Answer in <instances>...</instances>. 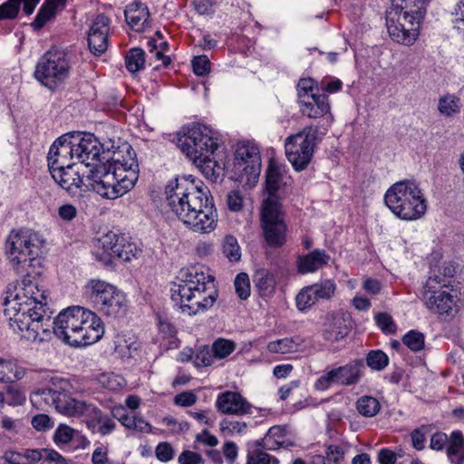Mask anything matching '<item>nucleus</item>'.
<instances>
[{
	"label": "nucleus",
	"mask_w": 464,
	"mask_h": 464,
	"mask_svg": "<svg viewBox=\"0 0 464 464\" xmlns=\"http://www.w3.org/2000/svg\"><path fill=\"white\" fill-rule=\"evenodd\" d=\"M44 239L30 229L12 231L5 253L14 270L24 276L7 285L3 304L10 326L28 341L44 342L51 337L46 291L39 288L35 276L41 274Z\"/></svg>",
	"instance_id": "f257e3e1"
},
{
	"label": "nucleus",
	"mask_w": 464,
	"mask_h": 464,
	"mask_svg": "<svg viewBox=\"0 0 464 464\" xmlns=\"http://www.w3.org/2000/svg\"><path fill=\"white\" fill-rule=\"evenodd\" d=\"M166 200L173 214L194 232L209 233L216 227L218 214L210 191L192 175L179 176L165 188Z\"/></svg>",
	"instance_id": "f03ea898"
},
{
	"label": "nucleus",
	"mask_w": 464,
	"mask_h": 464,
	"mask_svg": "<svg viewBox=\"0 0 464 464\" xmlns=\"http://www.w3.org/2000/svg\"><path fill=\"white\" fill-rule=\"evenodd\" d=\"M102 160L106 162L92 170L91 186L97 194L114 199L130 191L138 180L139 165L136 153L128 143L116 149L113 143L106 144Z\"/></svg>",
	"instance_id": "7ed1b4c3"
},
{
	"label": "nucleus",
	"mask_w": 464,
	"mask_h": 464,
	"mask_svg": "<svg viewBox=\"0 0 464 464\" xmlns=\"http://www.w3.org/2000/svg\"><path fill=\"white\" fill-rule=\"evenodd\" d=\"M51 335L54 334L71 346L94 343L104 334L101 318L93 312L80 306L62 311L53 321L51 320Z\"/></svg>",
	"instance_id": "20e7f679"
},
{
	"label": "nucleus",
	"mask_w": 464,
	"mask_h": 464,
	"mask_svg": "<svg viewBox=\"0 0 464 464\" xmlns=\"http://www.w3.org/2000/svg\"><path fill=\"white\" fill-rule=\"evenodd\" d=\"M67 382H61L58 389L53 383L52 387L43 388L38 392L41 399L50 406L66 416L86 418V424L92 432L106 436L116 428V422L108 414L103 413L99 408L85 401L72 398L66 391Z\"/></svg>",
	"instance_id": "39448f33"
},
{
	"label": "nucleus",
	"mask_w": 464,
	"mask_h": 464,
	"mask_svg": "<svg viewBox=\"0 0 464 464\" xmlns=\"http://www.w3.org/2000/svg\"><path fill=\"white\" fill-rule=\"evenodd\" d=\"M178 280L170 289L171 299L179 304L182 313L193 315L216 303L218 292L212 276L192 268L181 271Z\"/></svg>",
	"instance_id": "423d86ee"
},
{
	"label": "nucleus",
	"mask_w": 464,
	"mask_h": 464,
	"mask_svg": "<svg viewBox=\"0 0 464 464\" xmlns=\"http://www.w3.org/2000/svg\"><path fill=\"white\" fill-rule=\"evenodd\" d=\"M386 10V27L390 37L406 45L412 44L420 31L427 5L430 0H391Z\"/></svg>",
	"instance_id": "0eeeda50"
},
{
	"label": "nucleus",
	"mask_w": 464,
	"mask_h": 464,
	"mask_svg": "<svg viewBox=\"0 0 464 464\" xmlns=\"http://www.w3.org/2000/svg\"><path fill=\"white\" fill-rule=\"evenodd\" d=\"M384 201L391 211L403 220L418 219L427 210L426 199L419 185L411 180L391 186L385 193Z\"/></svg>",
	"instance_id": "6e6552de"
},
{
	"label": "nucleus",
	"mask_w": 464,
	"mask_h": 464,
	"mask_svg": "<svg viewBox=\"0 0 464 464\" xmlns=\"http://www.w3.org/2000/svg\"><path fill=\"white\" fill-rule=\"evenodd\" d=\"M86 290L94 306L104 315L121 317L127 312V299L116 286L99 279L88 282Z\"/></svg>",
	"instance_id": "1a4fd4ad"
},
{
	"label": "nucleus",
	"mask_w": 464,
	"mask_h": 464,
	"mask_svg": "<svg viewBox=\"0 0 464 464\" xmlns=\"http://www.w3.org/2000/svg\"><path fill=\"white\" fill-rule=\"evenodd\" d=\"M71 63L68 54L58 48H51L38 61L34 76L43 85L54 90L69 77Z\"/></svg>",
	"instance_id": "9d476101"
},
{
	"label": "nucleus",
	"mask_w": 464,
	"mask_h": 464,
	"mask_svg": "<svg viewBox=\"0 0 464 464\" xmlns=\"http://www.w3.org/2000/svg\"><path fill=\"white\" fill-rule=\"evenodd\" d=\"M179 146L193 162L213 155L218 147V133L206 125H192L179 139Z\"/></svg>",
	"instance_id": "9b49d317"
},
{
	"label": "nucleus",
	"mask_w": 464,
	"mask_h": 464,
	"mask_svg": "<svg viewBox=\"0 0 464 464\" xmlns=\"http://www.w3.org/2000/svg\"><path fill=\"white\" fill-rule=\"evenodd\" d=\"M318 128L308 126L286 138L285 150L287 160L297 171L304 170L310 163L318 140Z\"/></svg>",
	"instance_id": "f8f14e48"
},
{
	"label": "nucleus",
	"mask_w": 464,
	"mask_h": 464,
	"mask_svg": "<svg viewBox=\"0 0 464 464\" xmlns=\"http://www.w3.org/2000/svg\"><path fill=\"white\" fill-rule=\"evenodd\" d=\"M263 237L269 246L280 247L285 243L287 226L280 202L264 199L260 218Z\"/></svg>",
	"instance_id": "ddd939ff"
},
{
	"label": "nucleus",
	"mask_w": 464,
	"mask_h": 464,
	"mask_svg": "<svg viewBox=\"0 0 464 464\" xmlns=\"http://www.w3.org/2000/svg\"><path fill=\"white\" fill-rule=\"evenodd\" d=\"M259 148L251 141L238 143L235 151L234 173L236 179L246 182L255 180L260 174Z\"/></svg>",
	"instance_id": "4468645a"
},
{
	"label": "nucleus",
	"mask_w": 464,
	"mask_h": 464,
	"mask_svg": "<svg viewBox=\"0 0 464 464\" xmlns=\"http://www.w3.org/2000/svg\"><path fill=\"white\" fill-rule=\"evenodd\" d=\"M364 369L362 360H353L343 366L337 367L322 375L314 383L318 391L327 390L333 383L351 386L357 384Z\"/></svg>",
	"instance_id": "2eb2a0df"
},
{
	"label": "nucleus",
	"mask_w": 464,
	"mask_h": 464,
	"mask_svg": "<svg viewBox=\"0 0 464 464\" xmlns=\"http://www.w3.org/2000/svg\"><path fill=\"white\" fill-rule=\"evenodd\" d=\"M73 142L75 159L85 166L94 165L102 161L101 151L105 154L106 143L102 144L92 133L70 132Z\"/></svg>",
	"instance_id": "dca6fc26"
},
{
	"label": "nucleus",
	"mask_w": 464,
	"mask_h": 464,
	"mask_svg": "<svg viewBox=\"0 0 464 464\" xmlns=\"http://www.w3.org/2000/svg\"><path fill=\"white\" fill-rule=\"evenodd\" d=\"M97 249L102 250L101 255H104L105 259L118 257L123 261H130L141 253V249L134 243L111 231L98 239Z\"/></svg>",
	"instance_id": "f3484780"
},
{
	"label": "nucleus",
	"mask_w": 464,
	"mask_h": 464,
	"mask_svg": "<svg viewBox=\"0 0 464 464\" xmlns=\"http://www.w3.org/2000/svg\"><path fill=\"white\" fill-rule=\"evenodd\" d=\"M49 169H59L75 165L72 161L75 159L73 142L71 133L59 137L51 146L48 153Z\"/></svg>",
	"instance_id": "a211bd4d"
},
{
	"label": "nucleus",
	"mask_w": 464,
	"mask_h": 464,
	"mask_svg": "<svg viewBox=\"0 0 464 464\" xmlns=\"http://www.w3.org/2000/svg\"><path fill=\"white\" fill-rule=\"evenodd\" d=\"M216 408L223 414L243 416L251 413L252 405L239 392L227 391L218 394Z\"/></svg>",
	"instance_id": "6ab92c4d"
},
{
	"label": "nucleus",
	"mask_w": 464,
	"mask_h": 464,
	"mask_svg": "<svg viewBox=\"0 0 464 464\" xmlns=\"http://www.w3.org/2000/svg\"><path fill=\"white\" fill-rule=\"evenodd\" d=\"M110 19L101 14H98L90 28L88 34V45L91 53L101 55L108 47V33Z\"/></svg>",
	"instance_id": "aec40b11"
},
{
	"label": "nucleus",
	"mask_w": 464,
	"mask_h": 464,
	"mask_svg": "<svg viewBox=\"0 0 464 464\" xmlns=\"http://www.w3.org/2000/svg\"><path fill=\"white\" fill-rule=\"evenodd\" d=\"M428 288L423 285L422 298L425 301L426 306L440 314H451L453 307L455 306V301L453 296L445 291H435L427 292Z\"/></svg>",
	"instance_id": "412c9836"
},
{
	"label": "nucleus",
	"mask_w": 464,
	"mask_h": 464,
	"mask_svg": "<svg viewBox=\"0 0 464 464\" xmlns=\"http://www.w3.org/2000/svg\"><path fill=\"white\" fill-rule=\"evenodd\" d=\"M127 24L137 32L144 31L150 17L148 6L140 1L128 5L124 10Z\"/></svg>",
	"instance_id": "4be33fe9"
},
{
	"label": "nucleus",
	"mask_w": 464,
	"mask_h": 464,
	"mask_svg": "<svg viewBox=\"0 0 464 464\" xmlns=\"http://www.w3.org/2000/svg\"><path fill=\"white\" fill-rule=\"evenodd\" d=\"M74 165L68 168H61L59 169L50 170L54 181L69 193L74 194L82 185V178L79 171L73 169Z\"/></svg>",
	"instance_id": "5701e85b"
},
{
	"label": "nucleus",
	"mask_w": 464,
	"mask_h": 464,
	"mask_svg": "<svg viewBox=\"0 0 464 464\" xmlns=\"http://www.w3.org/2000/svg\"><path fill=\"white\" fill-rule=\"evenodd\" d=\"M300 111L303 115L309 118H321L330 112L328 97L325 94L306 97L301 100Z\"/></svg>",
	"instance_id": "b1692460"
},
{
	"label": "nucleus",
	"mask_w": 464,
	"mask_h": 464,
	"mask_svg": "<svg viewBox=\"0 0 464 464\" xmlns=\"http://www.w3.org/2000/svg\"><path fill=\"white\" fill-rule=\"evenodd\" d=\"M285 179L282 168L271 162L266 172V190L268 194L266 199L273 198L276 202H279L277 192L287 184Z\"/></svg>",
	"instance_id": "393cba45"
},
{
	"label": "nucleus",
	"mask_w": 464,
	"mask_h": 464,
	"mask_svg": "<svg viewBox=\"0 0 464 464\" xmlns=\"http://www.w3.org/2000/svg\"><path fill=\"white\" fill-rule=\"evenodd\" d=\"M330 256L324 249H314L308 255L297 259L298 272L301 274L313 273L328 263Z\"/></svg>",
	"instance_id": "a878e982"
},
{
	"label": "nucleus",
	"mask_w": 464,
	"mask_h": 464,
	"mask_svg": "<svg viewBox=\"0 0 464 464\" xmlns=\"http://www.w3.org/2000/svg\"><path fill=\"white\" fill-rule=\"evenodd\" d=\"M285 428L273 426L268 430L259 445L267 450H275L282 447L292 445V443L288 442L285 439Z\"/></svg>",
	"instance_id": "bb28decb"
},
{
	"label": "nucleus",
	"mask_w": 464,
	"mask_h": 464,
	"mask_svg": "<svg viewBox=\"0 0 464 464\" xmlns=\"http://www.w3.org/2000/svg\"><path fill=\"white\" fill-rule=\"evenodd\" d=\"M456 272L455 266L450 263H443L442 266L439 267L438 272L432 271V275L429 276L426 281L425 288L427 292H431L437 285L447 286L450 283V278L453 277Z\"/></svg>",
	"instance_id": "cd10ccee"
},
{
	"label": "nucleus",
	"mask_w": 464,
	"mask_h": 464,
	"mask_svg": "<svg viewBox=\"0 0 464 464\" xmlns=\"http://www.w3.org/2000/svg\"><path fill=\"white\" fill-rule=\"evenodd\" d=\"M200 169L203 175L216 182L220 177L223 176L224 163L218 162L214 154L207 155V159H198V162H193Z\"/></svg>",
	"instance_id": "c85d7f7f"
},
{
	"label": "nucleus",
	"mask_w": 464,
	"mask_h": 464,
	"mask_svg": "<svg viewBox=\"0 0 464 464\" xmlns=\"http://www.w3.org/2000/svg\"><path fill=\"white\" fill-rule=\"evenodd\" d=\"M448 443L447 452L451 462L462 464L464 461V437L461 431H453Z\"/></svg>",
	"instance_id": "c756f323"
},
{
	"label": "nucleus",
	"mask_w": 464,
	"mask_h": 464,
	"mask_svg": "<svg viewBox=\"0 0 464 464\" xmlns=\"http://www.w3.org/2000/svg\"><path fill=\"white\" fill-rule=\"evenodd\" d=\"M24 376L23 368H19L14 362L0 358V382L18 381Z\"/></svg>",
	"instance_id": "7c9ffc66"
},
{
	"label": "nucleus",
	"mask_w": 464,
	"mask_h": 464,
	"mask_svg": "<svg viewBox=\"0 0 464 464\" xmlns=\"http://www.w3.org/2000/svg\"><path fill=\"white\" fill-rule=\"evenodd\" d=\"M303 341L299 338H283L268 343L267 350L274 353H289L298 351Z\"/></svg>",
	"instance_id": "2f4dec72"
},
{
	"label": "nucleus",
	"mask_w": 464,
	"mask_h": 464,
	"mask_svg": "<svg viewBox=\"0 0 464 464\" xmlns=\"http://www.w3.org/2000/svg\"><path fill=\"white\" fill-rule=\"evenodd\" d=\"M254 281L260 295L270 296L275 292L276 281L273 274L259 271L256 274Z\"/></svg>",
	"instance_id": "473e14b6"
},
{
	"label": "nucleus",
	"mask_w": 464,
	"mask_h": 464,
	"mask_svg": "<svg viewBox=\"0 0 464 464\" xmlns=\"http://www.w3.org/2000/svg\"><path fill=\"white\" fill-rule=\"evenodd\" d=\"M356 409L362 416L371 418L379 413L381 404L376 398L369 395H363L357 400Z\"/></svg>",
	"instance_id": "72a5a7b5"
},
{
	"label": "nucleus",
	"mask_w": 464,
	"mask_h": 464,
	"mask_svg": "<svg viewBox=\"0 0 464 464\" xmlns=\"http://www.w3.org/2000/svg\"><path fill=\"white\" fill-rule=\"evenodd\" d=\"M117 418L128 430H133L144 433H149L151 430V425L145 421L144 419L136 416L135 414H122Z\"/></svg>",
	"instance_id": "f704fd0d"
},
{
	"label": "nucleus",
	"mask_w": 464,
	"mask_h": 464,
	"mask_svg": "<svg viewBox=\"0 0 464 464\" xmlns=\"http://www.w3.org/2000/svg\"><path fill=\"white\" fill-rule=\"evenodd\" d=\"M344 450L337 445H330L326 451V456L315 455L313 457L311 464H340L343 459Z\"/></svg>",
	"instance_id": "c9c22d12"
},
{
	"label": "nucleus",
	"mask_w": 464,
	"mask_h": 464,
	"mask_svg": "<svg viewBox=\"0 0 464 464\" xmlns=\"http://www.w3.org/2000/svg\"><path fill=\"white\" fill-rule=\"evenodd\" d=\"M7 383L5 392V401L9 405L13 406L24 404L26 400V396L21 386L16 383L15 381H12Z\"/></svg>",
	"instance_id": "e433bc0d"
},
{
	"label": "nucleus",
	"mask_w": 464,
	"mask_h": 464,
	"mask_svg": "<svg viewBox=\"0 0 464 464\" xmlns=\"http://www.w3.org/2000/svg\"><path fill=\"white\" fill-rule=\"evenodd\" d=\"M145 53L140 48H131L129 50L125 56V65L129 72H136L141 70L144 66Z\"/></svg>",
	"instance_id": "4c0bfd02"
},
{
	"label": "nucleus",
	"mask_w": 464,
	"mask_h": 464,
	"mask_svg": "<svg viewBox=\"0 0 464 464\" xmlns=\"http://www.w3.org/2000/svg\"><path fill=\"white\" fill-rule=\"evenodd\" d=\"M211 348L215 358L224 359L235 351L236 343L228 339L218 338L213 343Z\"/></svg>",
	"instance_id": "58836bf2"
},
{
	"label": "nucleus",
	"mask_w": 464,
	"mask_h": 464,
	"mask_svg": "<svg viewBox=\"0 0 464 464\" xmlns=\"http://www.w3.org/2000/svg\"><path fill=\"white\" fill-rule=\"evenodd\" d=\"M389 363V357L381 350H372L366 356V364L374 371L383 370Z\"/></svg>",
	"instance_id": "ea45409f"
},
{
	"label": "nucleus",
	"mask_w": 464,
	"mask_h": 464,
	"mask_svg": "<svg viewBox=\"0 0 464 464\" xmlns=\"http://www.w3.org/2000/svg\"><path fill=\"white\" fill-rule=\"evenodd\" d=\"M310 286L317 301L319 299H330L335 291V284L333 280L321 281Z\"/></svg>",
	"instance_id": "a19ab883"
},
{
	"label": "nucleus",
	"mask_w": 464,
	"mask_h": 464,
	"mask_svg": "<svg viewBox=\"0 0 464 464\" xmlns=\"http://www.w3.org/2000/svg\"><path fill=\"white\" fill-rule=\"evenodd\" d=\"M223 253L231 262H237L241 257L240 247L235 237L226 236L223 242Z\"/></svg>",
	"instance_id": "79ce46f5"
},
{
	"label": "nucleus",
	"mask_w": 464,
	"mask_h": 464,
	"mask_svg": "<svg viewBox=\"0 0 464 464\" xmlns=\"http://www.w3.org/2000/svg\"><path fill=\"white\" fill-rule=\"evenodd\" d=\"M316 302L317 299L310 285L302 288L295 297L296 306L300 311H304L310 308Z\"/></svg>",
	"instance_id": "37998d69"
},
{
	"label": "nucleus",
	"mask_w": 464,
	"mask_h": 464,
	"mask_svg": "<svg viewBox=\"0 0 464 464\" xmlns=\"http://www.w3.org/2000/svg\"><path fill=\"white\" fill-rule=\"evenodd\" d=\"M402 343L411 351L419 352L424 348V334L420 332L411 330L403 336Z\"/></svg>",
	"instance_id": "c03bdc74"
},
{
	"label": "nucleus",
	"mask_w": 464,
	"mask_h": 464,
	"mask_svg": "<svg viewBox=\"0 0 464 464\" xmlns=\"http://www.w3.org/2000/svg\"><path fill=\"white\" fill-rule=\"evenodd\" d=\"M22 0H7L0 5V20H13L17 17Z\"/></svg>",
	"instance_id": "a18cd8bd"
},
{
	"label": "nucleus",
	"mask_w": 464,
	"mask_h": 464,
	"mask_svg": "<svg viewBox=\"0 0 464 464\" xmlns=\"http://www.w3.org/2000/svg\"><path fill=\"white\" fill-rule=\"evenodd\" d=\"M214 358L212 348L207 345L200 346L194 356V363L198 368L210 366L214 362Z\"/></svg>",
	"instance_id": "49530a36"
},
{
	"label": "nucleus",
	"mask_w": 464,
	"mask_h": 464,
	"mask_svg": "<svg viewBox=\"0 0 464 464\" xmlns=\"http://www.w3.org/2000/svg\"><path fill=\"white\" fill-rule=\"evenodd\" d=\"M438 109L441 114L451 116L459 110V99L454 96H444L440 99Z\"/></svg>",
	"instance_id": "de8ad7c7"
},
{
	"label": "nucleus",
	"mask_w": 464,
	"mask_h": 464,
	"mask_svg": "<svg viewBox=\"0 0 464 464\" xmlns=\"http://www.w3.org/2000/svg\"><path fill=\"white\" fill-rule=\"evenodd\" d=\"M343 323V319H335L332 329L324 334L325 339L337 342L344 338L348 334V329Z\"/></svg>",
	"instance_id": "09e8293b"
},
{
	"label": "nucleus",
	"mask_w": 464,
	"mask_h": 464,
	"mask_svg": "<svg viewBox=\"0 0 464 464\" xmlns=\"http://www.w3.org/2000/svg\"><path fill=\"white\" fill-rule=\"evenodd\" d=\"M77 434V431L66 424H60L53 435L56 444H67Z\"/></svg>",
	"instance_id": "8fccbe9b"
},
{
	"label": "nucleus",
	"mask_w": 464,
	"mask_h": 464,
	"mask_svg": "<svg viewBox=\"0 0 464 464\" xmlns=\"http://www.w3.org/2000/svg\"><path fill=\"white\" fill-rule=\"evenodd\" d=\"M235 288L237 295L242 299H246L250 295V284L248 276L246 273H239L235 279Z\"/></svg>",
	"instance_id": "3c124183"
},
{
	"label": "nucleus",
	"mask_w": 464,
	"mask_h": 464,
	"mask_svg": "<svg viewBox=\"0 0 464 464\" xmlns=\"http://www.w3.org/2000/svg\"><path fill=\"white\" fill-rule=\"evenodd\" d=\"M375 321L381 330L386 334H392L396 332V325L392 317L387 313H379L375 315Z\"/></svg>",
	"instance_id": "603ef678"
},
{
	"label": "nucleus",
	"mask_w": 464,
	"mask_h": 464,
	"mask_svg": "<svg viewBox=\"0 0 464 464\" xmlns=\"http://www.w3.org/2000/svg\"><path fill=\"white\" fill-rule=\"evenodd\" d=\"M156 458L161 462H168L173 459L175 450L170 443L160 442L155 449Z\"/></svg>",
	"instance_id": "864d4df0"
},
{
	"label": "nucleus",
	"mask_w": 464,
	"mask_h": 464,
	"mask_svg": "<svg viewBox=\"0 0 464 464\" xmlns=\"http://www.w3.org/2000/svg\"><path fill=\"white\" fill-rule=\"evenodd\" d=\"M429 432L428 426H421L415 429L411 433L412 447L417 450H421L425 447L426 435Z\"/></svg>",
	"instance_id": "5fc2aeb1"
},
{
	"label": "nucleus",
	"mask_w": 464,
	"mask_h": 464,
	"mask_svg": "<svg viewBox=\"0 0 464 464\" xmlns=\"http://www.w3.org/2000/svg\"><path fill=\"white\" fill-rule=\"evenodd\" d=\"M271 461L274 464L278 463L276 458H272L266 452L260 450H256L247 456V464H270Z\"/></svg>",
	"instance_id": "6e6d98bb"
},
{
	"label": "nucleus",
	"mask_w": 464,
	"mask_h": 464,
	"mask_svg": "<svg viewBox=\"0 0 464 464\" xmlns=\"http://www.w3.org/2000/svg\"><path fill=\"white\" fill-rule=\"evenodd\" d=\"M192 67L195 74L203 76L210 71V61L206 55H198L193 58Z\"/></svg>",
	"instance_id": "4d7b16f0"
},
{
	"label": "nucleus",
	"mask_w": 464,
	"mask_h": 464,
	"mask_svg": "<svg viewBox=\"0 0 464 464\" xmlns=\"http://www.w3.org/2000/svg\"><path fill=\"white\" fill-rule=\"evenodd\" d=\"M246 428V422L224 419L220 422V429L228 434L241 433Z\"/></svg>",
	"instance_id": "13d9d810"
},
{
	"label": "nucleus",
	"mask_w": 464,
	"mask_h": 464,
	"mask_svg": "<svg viewBox=\"0 0 464 464\" xmlns=\"http://www.w3.org/2000/svg\"><path fill=\"white\" fill-rule=\"evenodd\" d=\"M314 81L311 78L301 79L297 84L298 102L306 97L316 96L313 93Z\"/></svg>",
	"instance_id": "bf43d9fd"
},
{
	"label": "nucleus",
	"mask_w": 464,
	"mask_h": 464,
	"mask_svg": "<svg viewBox=\"0 0 464 464\" xmlns=\"http://www.w3.org/2000/svg\"><path fill=\"white\" fill-rule=\"evenodd\" d=\"M54 15L55 14L53 13V11H50L48 8H46V6L42 5L34 22L32 23V27L34 30H40Z\"/></svg>",
	"instance_id": "052dcab7"
},
{
	"label": "nucleus",
	"mask_w": 464,
	"mask_h": 464,
	"mask_svg": "<svg viewBox=\"0 0 464 464\" xmlns=\"http://www.w3.org/2000/svg\"><path fill=\"white\" fill-rule=\"evenodd\" d=\"M179 464H203L204 459L199 453L191 450H183L179 458Z\"/></svg>",
	"instance_id": "680f3d73"
},
{
	"label": "nucleus",
	"mask_w": 464,
	"mask_h": 464,
	"mask_svg": "<svg viewBox=\"0 0 464 464\" xmlns=\"http://www.w3.org/2000/svg\"><path fill=\"white\" fill-rule=\"evenodd\" d=\"M227 207L231 211L238 212L243 208V198L239 191L232 190L227 196Z\"/></svg>",
	"instance_id": "e2e57ef3"
},
{
	"label": "nucleus",
	"mask_w": 464,
	"mask_h": 464,
	"mask_svg": "<svg viewBox=\"0 0 464 464\" xmlns=\"http://www.w3.org/2000/svg\"><path fill=\"white\" fill-rule=\"evenodd\" d=\"M197 395L192 392H184L175 396L174 402L182 407H188L196 403Z\"/></svg>",
	"instance_id": "0e129e2a"
},
{
	"label": "nucleus",
	"mask_w": 464,
	"mask_h": 464,
	"mask_svg": "<svg viewBox=\"0 0 464 464\" xmlns=\"http://www.w3.org/2000/svg\"><path fill=\"white\" fill-rule=\"evenodd\" d=\"M448 441L449 439L445 433L437 432L431 436L430 447L434 450H441Z\"/></svg>",
	"instance_id": "69168bd1"
},
{
	"label": "nucleus",
	"mask_w": 464,
	"mask_h": 464,
	"mask_svg": "<svg viewBox=\"0 0 464 464\" xmlns=\"http://www.w3.org/2000/svg\"><path fill=\"white\" fill-rule=\"evenodd\" d=\"M32 425L37 430H45L52 427L50 418L45 414H38L32 419Z\"/></svg>",
	"instance_id": "338daca9"
},
{
	"label": "nucleus",
	"mask_w": 464,
	"mask_h": 464,
	"mask_svg": "<svg viewBox=\"0 0 464 464\" xmlns=\"http://www.w3.org/2000/svg\"><path fill=\"white\" fill-rule=\"evenodd\" d=\"M2 459L4 464H27L24 455L15 451H6Z\"/></svg>",
	"instance_id": "774afa93"
}]
</instances>
